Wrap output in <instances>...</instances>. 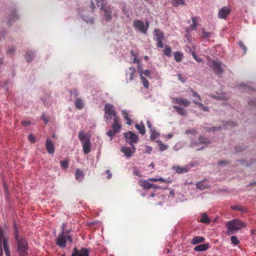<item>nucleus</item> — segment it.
I'll return each instance as SVG.
<instances>
[{
  "label": "nucleus",
  "mask_w": 256,
  "mask_h": 256,
  "mask_svg": "<svg viewBox=\"0 0 256 256\" xmlns=\"http://www.w3.org/2000/svg\"><path fill=\"white\" fill-rule=\"evenodd\" d=\"M14 51H15V48L14 47L12 46L11 48H10L7 50V53L12 54L14 53Z\"/></svg>",
  "instance_id": "nucleus-53"
},
{
  "label": "nucleus",
  "mask_w": 256,
  "mask_h": 256,
  "mask_svg": "<svg viewBox=\"0 0 256 256\" xmlns=\"http://www.w3.org/2000/svg\"><path fill=\"white\" fill-rule=\"evenodd\" d=\"M84 173L83 170L80 169H76V179L80 182H82L84 176Z\"/></svg>",
  "instance_id": "nucleus-22"
},
{
  "label": "nucleus",
  "mask_w": 256,
  "mask_h": 256,
  "mask_svg": "<svg viewBox=\"0 0 256 256\" xmlns=\"http://www.w3.org/2000/svg\"><path fill=\"white\" fill-rule=\"evenodd\" d=\"M209 247L208 244H201L194 248L196 252H202L206 250Z\"/></svg>",
  "instance_id": "nucleus-23"
},
{
  "label": "nucleus",
  "mask_w": 256,
  "mask_h": 256,
  "mask_svg": "<svg viewBox=\"0 0 256 256\" xmlns=\"http://www.w3.org/2000/svg\"><path fill=\"white\" fill-rule=\"evenodd\" d=\"M194 102L197 104L199 108H200L203 111L208 112V108L204 106L202 103L196 102V100H194Z\"/></svg>",
  "instance_id": "nucleus-38"
},
{
  "label": "nucleus",
  "mask_w": 256,
  "mask_h": 256,
  "mask_svg": "<svg viewBox=\"0 0 256 256\" xmlns=\"http://www.w3.org/2000/svg\"><path fill=\"white\" fill-rule=\"evenodd\" d=\"M60 165L62 168H64V160L60 161Z\"/></svg>",
  "instance_id": "nucleus-63"
},
{
  "label": "nucleus",
  "mask_w": 256,
  "mask_h": 256,
  "mask_svg": "<svg viewBox=\"0 0 256 256\" xmlns=\"http://www.w3.org/2000/svg\"><path fill=\"white\" fill-rule=\"evenodd\" d=\"M202 34H203V36L204 38H208L210 36L211 33L210 32H206L204 30H203L202 31Z\"/></svg>",
  "instance_id": "nucleus-50"
},
{
  "label": "nucleus",
  "mask_w": 256,
  "mask_h": 256,
  "mask_svg": "<svg viewBox=\"0 0 256 256\" xmlns=\"http://www.w3.org/2000/svg\"><path fill=\"white\" fill-rule=\"evenodd\" d=\"M231 208L233 210H238L239 211H243L244 208L240 206H231Z\"/></svg>",
  "instance_id": "nucleus-44"
},
{
  "label": "nucleus",
  "mask_w": 256,
  "mask_h": 256,
  "mask_svg": "<svg viewBox=\"0 0 256 256\" xmlns=\"http://www.w3.org/2000/svg\"><path fill=\"white\" fill-rule=\"evenodd\" d=\"M100 10L104 12V18L106 20L110 21L112 18V8L110 6H106L104 4H100Z\"/></svg>",
  "instance_id": "nucleus-9"
},
{
  "label": "nucleus",
  "mask_w": 256,
  "mask_h": 256,
  "mask_svg": "<svg viewBox=\"0 0 256 256\" xmlns=\"http://www.w3.org/2000/svg\"><path fill=\"white\" fill-rule=\"evenodd\" d=\"M106 173L108 174V176H107V178L108 179H110L112 178V174L110 173V170H106Z\"/></svg>",
  "instance_id": "nucleus-58"
},
{
  "label": "nucleus",
  "mask_w": 256,
  "mask_h": 256,
  "mask_svg": "<svg viewBox=\"0 0 256 256\" xmlns=\"http://www.w3.org/2000/svg\"><path fill=\"white\" fill-rule=\"evenodd\" d=\"M211 62L212 64L211 66L212 68L215 72L218 75L222 74L224 72V70L222 68L221 62L218 60H212Z\"/></svg>",
  "instance_id": "nucleus-10"
},
{
  "label": "nucleus",
  "mask_w": 256,
  "mask_h": 256,
  "mask_svg": "<svg viewBox=\"0 0 256 256\" xmlns=\"http://www.w3.org/2000/svg\"><path fill=\"white\" fill-rule=\"evenodd\" d=\"M192 24H191L189 28H186V31L188 32H190L193 30H194L198 26V18L192 17Z\"/></svg>",
  "instance_id": "nucleus-21"
},
{
  "label": "nucleus",
  "mask_w": 256,
  "mask_h": 256,
  "mask_svg": "<svg viewBox=\"0 0 256 256\" xmlns=\"http://www.w3.org/2000/svg\"><path fill=\"white\" fill-rule=\"evenodd\" d=\"M56 244L61 248H64V229L62 226L60 235L56 239Z\"/></svg>",
  "instance_id": "nucleus-17"
},
{
  "label": "nucleus",
  "mask_w": 256,
  "mask_h": 256,
  "mask_svg": "<svg viewBox=\"0 0 256 256\" xmlns=\"http://www.w3.org/2000/svg\"><path fill=\"white\" fill-rule=\"evenodd\" d=\"M200 222L204 224H210L211 220L206 214L204 212L202 214V218L200 220Z\"/></svg>",
  "instance_id": "nucleus-28"
},
{
  "label": "nucleus",
  "mask_w": 256,
  "mask_h": 256,
  "mask_svg": "<svg viewBox=\"0 0 256 256\" xmlns=\"http://www.w3.org/2000/svg\"><path fill=\"white\" fill-rule=\"evenodd\" d=\"M154 32L156 36L155 40L156 42L157 47L160 48H163V40L164 38L163 32L160 30L156 28L154 30Z\"/></svg>",
  "instance_id": "nucleus-8"
},
{
  "label": "nucleus",
  "mask_w": 256,
  "mask_h": 256,
  "mask_svg": "<svg viewBox=\"0 0 256 256\" xmlns=\"http://www.w3.org/2000/svg\"><path fill=\"white\" fill-rule=\"evenodd\" d=\"M130 54L134 58L132 62L136 63L137 64H139L140 62V60L138 58V56L135 54L134 50H131L130 52Z\"/></svg>",
  "instance_id": "nucleus-35"
},
{
  "label": "nucleus",
  "mask_w": 256,
  "mask_h": 256,
  "mask_svg": "<svg viewBox=\"0 0 256 256\" xmlns=\"http://www.w3.org/2000/svg\"><path fill=\"white\" fill-rule=\"evenodd\" d=\"M133 25L134 28L140 30L142 34H146L149 27V24L147 21L146 24L142 20H136L134 21Z\"/></svg>",
  "instance_id": "nucleus-6"
},
{
  "label": "nucleus",
  "mask_w": 256,
  "mask_h": 256,
  "mask_svg": "<svg viewBox=\"0 0 256 256\" xmlns=\"http://www.w3.org/2000/svg\"><path fill=\"white\" fill-rule=\"evenodd\" d=\"M112 130L116 132H118L121 128V126L120 124V118H116L114 120V122L112 124Z\"/></svg>",
  "instance_id": "nucleus-20"
},
{
  "label": "nucleus",
  "mask_w": 256,
  "mask_h": 256,
  "mask_svg": "<svg viewBox=\"0 0 256 256\" xmlns=\"http://www.w3.org/2000/svg\"><path fill=\"white\" fill-rule=\"evenodd\" d=\"M183 57V54L179 52H174V60L177 62H179L182 60Z\"/></svg>",
  "instance_id": "nucleus-33"
},
{
  "label": "nucleus",
  "mask_w": 256,
  "mask_h": 256,
  "mask_svg": "<svg viewBox=\"0 0 256 256\" xmlns=\"http://www.w3.org/2000/svg\"><path fill=\"white\" fill-rule=\"evenodd\" d=\"M204 238L202 236H194L191 240V244L192 245H196L199 243L202 242Z\"/></svg>",
  "instance_id": "nucleus-26"
},
{
  "label": "nucleus",
  "mask_w": 256,
  "mask_h": 256,
  "mask_svg": "<svg viewBox=\"0 0 256 256\" xmlns=\"http://www.w3.org/2000/svg\"><path fill=\"white\" fill-rule=\"evenodd\" d=\"M42 118L45 124H47L49 121L48 118L44 114H42Z\"/></svg>",
  "instance_id": "nucleus-49"
},
{
  "label": "nucleus",
  "mask_w": 256,
  "mask_h": 256,
  "mask_svg": "<svg viewBox=\"0 0 256 256\" xmlns=\"http://www.w3.org/2000/svg\"><path fill=\"white\" fill-rule=\"evenodd\" d=\"M104 118L108 122L109 120H115L116 118H119L116 114L114 106L110 104H106L104 106Z\"/></svg>",
  "instance_id": "nucleus-4"
},
{
  "label": "nucleus",
  "mask_w": 256,
  "mask_h": 256,
  "mask_svg": "<svg viewBox=\"0 0 256 256\" xmlns=\"http://www.w3.org/2000/svg\"><path fill=\"white\" fill-rule=\"evenodd\" d=\"M163 53L164 55H166L168 56H170L171 53H172L171 48L168 46H166L165 48L163 50Z\"/></svg>",
  "instance_id": "nucleus-37"
},
{
  "label": "nucleus",
  "mask_w": 256,
  "mask_h": 256,
  "mask_svg": "<svg viewBox=\"0 0 256 256\" xmlns=\"http://www.w3.org/2000/svg\"><path fill=\"white\" fill-rule=\"evenodd\" d=\"M146 125L148 128L150 129V131L152 130H154V128L152 127L150 122L149 120H148L146 122Z\"/></svg>",
  "instance_id": "nucleus-55"
},
{
  "label": "nucleus",
  "mask_w": 256,
  "mask_h": 256,
  "mask_svg": "<svg viewBox=\"0 0 256 256\" xmlns=\"http://www.w3.org/2000/svg\"><path fill=\"white\" fill-rule=\"evenodd\" d=\"M126 140L130 144V146H134V143H136L138 140V135L130 131L124 134Z\"/></svg>",
  "instance_id": "nucleus-7"
},
{
  "label": "nucleus",
  "mask_w": 256,
  "mask_h": 256,
  "mask_svg": "<svg viewBox=\"0 0 256 256\" xmlns=\"http://www.w3.org/2000/svg\"><path fill=\"white\" fill-rule=\"evenodd\" d=\"M135 126L140 134H145L146 130L144 125L142 122L140 124H136Z\"/></svg>",
  "instance_id": "nucleus-25"
},
{
  "label": "nucleus",
  "mask_w": 256,
  "mask_h": 256,
  "mask_svg": "<svg viewBox=\"0 0 256 256\" xmlns=\"http://www.w3.org/2000/svg\"><path fill=\"white\" fill-rule=\"evenodd\" d=\"M134 174L136 176H138L139 177H141V174L140 172L139 171H138L137 170H135L134 172H133Z\"/></svg>",
  "instance_id": "nucleus-56"
},
{
  "label": "nucleus",
  "mask_w": 256,
  "mask_h": 256,
  "mask_svg": "<svg viewBox=\"0 0 256 256\" xmlns=\"http://www.w3.org/2000/svg\"><path fill=\"white\" fill-rule=\"evenodd\" d=\"M150 138L152 140H154L156 138H158L160 136L159 133L157 132L155 129L152 130L150 131Z\"/></svg>",
  "instance_id": "nucleus-34"
},
{
  "label": "nucleus",
  "mask_w": 256,
  "mask_h": 256,
  "mask_svg": "<svg viewBox=\"0 0 256 256\" xmlns=\"http://www.w3.org/2000/svg\"><path fill=\"white\" fill-rule=\"evenodd\" d=\"M8 236H6L4 229L0 226V256H3L4 250L6 256H10Z\"/></svg>",
  "instance_id": "nucleus-1"
},
{
  "label": "nucleus",
  "mask_w": 256,
  "mask_h": 256,
  "mask_svg": "<svg viewBox=\"0 0 256 256\" xmlns=\"http://www.w3.org/2000/svg\"><path fill=\"white\" fill-rule=\"evenodd\" d=\"M131 147L122 146L121 151L124 154L127 158H130L136 152V148L134 146H131Z\"/></svg>",
  "instance_id": "nucleus-11"
},
{
  "label": "nucleus",
  "mask_w": 256,
  "mask_h": 256,
  "mask_svg": "<svg viewBox=\"0 0 256 256\" xmlns=\"http://www.w3.org/2000/svg\"><path fill=\"white\" fill-rule=\"evenodd\" d=\"M138 64V72L139 74H140V70H142V68L141 64H140V62L139 63V64Z\"/></svg>",
  "instance_id": "nucleus-59"
},
{
  "label": "nucleus",
  "mask_w": 256,
  "mask_h": 256,
  "mask_svg": "<svg viewBox=\"0 0 256 256\" xmlns=\"http://www.w3.org/2000/svg\"><path fill=\"white\" fill-rule=\"evenodd\" d=\"M150 72L148 70H140V76H142V74H144L146 76H150Z\"/></svg>",
  "instance_id": "nucleus-42"
},
{
  "label": "nucleus",
  "mask_w": 256,
  "mask_h": 256,
  "mask_svg": "<svg viewBox=\"0 0 256 256\" xmlns=\"http://www.w3.org/2000/svg\"><path fill=\"white\" fill-rule=\"evenodd\" d=\"M173 108L176 111V112L178 114L182 116H185L186 114V110L182 108L176 106H174Z\"/></svg>",
  "instance_id": "nucleus-30"
},
{
  "label": "nucleus",
  "mask_w": 256,
  "mask_h": 256,
  "mask_svg": "<svg viewBox=\"0 0 256 256\" xmlns=\"http://www.w3.org/2000/svg\"><path fill=\"white\" fill-rule=\"evenodd\" d=\"M75 105L78 109L80 110L84 107V103L80 98H77L75 102Z\"/></svg>",
  "instance_id": "nucleus-36"
},
{
  "label": "nucleus",
  "mask_w": 256,
  "mask_h": 256,
  "mask_svg": "<svg viewBox=\"0 0 256 256\" xmlns=\"http://www.w3.org/2000/svg\"><path fill=\"white\" fill-rule=\"evenodd\" d=\"M116 132H115V131L114 130H110L107 132L106 134L108 136L110 137H112L116 134Z\"/></svg>",
  "instance_id": "nucleus-45"
},
{
  "label": "nucleus",
  "mask_w": 256,
  "mask_h": 256,
  "mask_svg": "<svg viewBox=\"0 0 256 256\" xmlns=\"http://www.w3.org/2000/svg\"><path fill=\"white\" fill-rule=\"evenodd\" d=\"M199 142L192 141L190 142V146L191 147H194L196 146H198L200 144H205L206 145L210 144V142L206 138H204L203 136H200L199 138Z\"/></svg>",
  "instance_id": "nucleus-16"
},
{
  "label": "nucleus",
  "mask_w": 256,
  "mask_h": 256,
  "mask_svg": "<svg viewBox=\"0 0 256 256\" xmlns=\"http://www.w3.org/2000/svg\"><path fill=\"white\" fill-rule=\"evenodd\" d=\"M148 180L150 182H158V178H150L148 179Z\"/></svg>",
  "instance_id": "nucleus-60"
},
{
  "label": "nucleus",
  "mask_w": 256,
  "mask_h": 256,
  "mask_svg": "<svg viewBox=\"0 0 256 256\" xmlns=\"http://www.w3.org/2000/svg\"><path fill=\"white\" fill-rule=\"evenodd\" d=\"M72 240L71 236L70 234H65V244L68 242L69 243L72 242Z\"/></svg>",
  "instance_id": "nucleus-43"
},
{
  "label": "nucleus",
  "mask_w": 256,
  "mask_h": 256,
  "mask_svg": "<svg viewBox=\"0 0 256 256\" xmlns=\"http://www.w3.org/2000/svg\"><path fill=\"white\" fill-rule=\"evenodd\" d=\"M71 256H89V250L86 248H82L79 250L74 248Z\"/></svg>",
  "instance_id": "nucleus-13"
},
{
  "label": "nucleus",
  "mask_w": 256,
  "mask_h": 256,
  "mask_svg": "<svg viewBox=\"0 0 256 256\" xmlns=\"http://www.w3.org/2000/svg\"><path fill=\"white\" fill-rule=\"evenodd\" d=\"M30 121H26V120H24V121H22V126H26L28 125H30Z\"/></svg>",
  "instance_id": "nucleus-52"
},
{
  "label": "nucleus",
  "mask_w": 256,
  "mask_h": 256,
  "mask_svg": "<svg viewBox=\"0 0 256 256\" xmlns=\"http://www.w3.org/2000/svg\"><path fill=\"white\" fill-rule=\"evenodd\" d=\"M186 134H196V130H187L186 131Z\"/></svg>",
  "instance_id": "nucleus-51"
},
{
  "label": "nucleus",
  "mask_w": 256,
  "mask_h": 256,
  "mask_svg": "<svg viewBox=\"0 0 256 256\" xmlns=\"http://www.w3.org/2000/svg\"><path fill=\"white\" fill-rule=\"evenodd\" d=\"M34 52H27L25 54L26 60L27 62H30L32 61L34 58Z\"/></svg>",
  "instance_id": "nucleus-29"
},
{
  "label": "nucleus",
  "mask_w": 256,
  "mask_h": 256,
  "mask_svg": "<svg viewBox=\"0 0 256 256\" xmlns=\"http://www.w3.org/2000/svg\"><path fill=\"white\" fill-rule=\"evenodd\" d=\"M238 44H239V46H240L243 49L244 51V52L246 53V46H244V44H243L242 42H238Z\"/></svg>",
  "instance_id": "nucleus-48"
},
{
  "label": "nucleus",
  "mask_w": 256,
  "mask_h": 256,
  "mask_svg": "<svg viewBox=\"0 0 256 256\" xmlns=\"http://www.w3.org/2000/svg\"><path fill=\"white\" fill-rule=\"evenodd\" d=\"M190 92H192L193 96L195 98V100H194L198 102V100H200V97L198 93L194 92L192 88L190 89Z\"/></svg>",
  "instance_id": "nucleus-41"
},
{
  "label": "nucleus",
  "mask_w": 256,
  "mask_h": 256,
  "mask_svg": "<svg viewBox=\"0 0 256 256\" xmlns=\"http://www.w3.org/2000/svg\"><path fill=\"white\" fill-rule=\"evenodd\" d=\"M78 138L82 145L84 152L87 154L90 151V138L83 132L78 134Z\"/></svg>",
  "instance_id": "nucleus-5"
},
{
  "label": "nucleus",
  "mask_w": 256,
  "mask_h": 256,
  "mask_svg": "<svg viewBox=\"0 0 256 256\" xmlns=\"http://www.w3.org/2000/svg\"><path fill=\"white\" fill-rule=\"evenodd\" d=\"M144 59L146 61H148L149 60V57L148 56H144Z\"/></svg>",
  "instance_id": "nucleus-64"
},
{
  "label": "nucleus",
  "mask_w": 256,
  "mask_h": 256,
  "mask_svg": "<svg viewBox=\"0 0 256 256\" xmlns=\"http://www.w3.org/2000/svg\"><path fill=\"white\" fill-rule=\"evenodd\" d=\"M171 2L174 6L185 5V0H172Z\"/></svg>",
  "instance_id": "nucleus-32"
},
{
  "label": "nucleus",
  "mask_w": 256,
  "mask_h": 256,
  "mask_svg": "<svg viewBox=\"0 0 256 256\" xmlns=\"http://www.w3.org/2000/svg\"><path fill=\"white\" fill-rule=\"evenodd\" d=\"M128 70L129 72H126V75L127 77H129V80L131 81L134 78V74H136V70L134 68L130 67Z\"/></svg>",
  "instance_id": "nucleus-24"
},
{
  "label": "nucleus",
  "mask_w": 256,
  "mask_h": 256,
  "mask_svg": "<svg viewBox=\"0 0 256 256\" xmlns=\"http://www.w3.org/2000/svg\"><path fill=\"white\" fill-rule=\"evenodd\" d=\"M172 102L178 104L179 105L183 106L185 107L188 106L190 104V101L186 99L178 98H173Z\"/></svg>",
  "instance_id": "nucleus-14"
},
{
  "label": "nucleus",
  "mask_w": 256,
  "mask_h": 256,
  "mask_svg": "<svg viewBox=\"0 0 256 256\" xmlns=\"http://www.w3.org/2000/svg\"><path fill=\"white\" fill-rule=\"evenodd\" d=\"M178 78H179L180 80L181 81H182L183 82H184V80H183V78H182L181 74H178Z\"/></svg>",
  "instance_id": "nucleus-62"
},
{
  "label": "nucleus",
  "mask_w": 256,
  "mask_h": 256,
  "mask_svg": "<svg viewBox=\"0 0 256 256\" xmlns=\"http://www.w3.org/2000/svg\"><path fill=\"white\" fill-rule=\"evenodd\" d=\"M140 186L143 188L144 189H150L152 188L154 186V184H151L148 180H140L138 182Z\"/></svg>",
  "instance_id": "nucleus-19"
},
{
  "label": "nucleus",
  "mask_w": 256,
  "mask_h": 256,
  "mask_svg": "<svg viewBox=\"0 0 256 256\" xmlns=\"http://www.w3.org/2000/svg\"><path fill=\"white\" fill-rule=\"evenodd\" d=\"M231 242L232 244L235 246L238 245L240 243V241L238 240V238L234 236H232L231 237Z\"/></svg>",
  "instance_id": "nucleus-40"
},
{
  "label": "nucleus",
  "mask_w": 256,
  "mask_h": 256,
  "mask_svg": "<svg viewBox=\"0 0 256 256\" xmlns=\"http://www.w3.org/2000/svg\"><path fill=\"white\" fill-rule=\"evenodd\" d=\"M70 94L71 95L74 94V96H77V92L76 90H74L70 92Z\"/></svg>",
  "instance_id": "nucleus-61"
},
{
  "label": "nucleus",
  "mask_w": 256,
  "mask_h": 256,
  "mask_svg": "<svg viewBox=\"0 0 256 256\" xmlns=\"http://www.w3.org/2000/svg\"><path fill=\"white\" fill-rule=\"evenodd\" d=\"M172 170H174L178 174H184L188 172V168L186 166L181 167L179 166H174Z\"/></svg>",
  "instance_id": "nucleus-18"
},
{
  "label": "nucleus",
  "mask_w": 256,
  "mask_h": 256,
  "mask_svg": "<svg viewBox=\"0 0 256 256\" xmlns=\"http://www.w3.org/2000/svg\"><path fill=\"white\" fill-rule=\"evenodd\" d=\"M226 226L228 228V233L232 234L235 231L241 230L246 226V224L240 220L234 219L228 222Z\"/></svg>",
  "instance_id": "nucleus-3"
},
{
  "label": "nucleus",
  "mask_w": 256,
  "mask_h": 256,
  "mask_svg": "<svg viewBox=\"0 0 256 256\" xmlns=\"http://www.w3.org/2000/svg\"><path fill=\"white\" fill-rule=\"evenodd\" d=\"M28 140L34 143L36 142L35 137L32 134H29L28 136Z\"/></svg>",
  "instance_id": "nucleus-47"
},
{
  "label": "nucleus",
  "mask_w": 256,
  "mask_h": 256,
  "mask_svg": "<svg viewBox=\"0 0 256 256\" xmlns=\"http://www.w3.org/2000/svg\"><path fill=\"white\" fill-rule=\"evenodd\" d=\"M159 148V150L161 152L164 151L168 149V146L166 144H164L160 140H158L157 142Z\"/></svg>",
  "instance_id": "nucleus-31"
},
{
  "label": "nucleus",
  "mask_w": 256,
  "mask_h": 256,
  "mask_svg": "<svg viewBox=\"0 0 256 256\" xmlns=\"http://www.w3.org/2000/svg\"><path fill=\"white\" fill-rule=\"evenodd\" d=\"M158 182H166L167 184H170V183L172 182L171 180H166L162 177L158 178Z\"/></svg>",
  "instance_id": "nucleus-46"
},
{
  "label": "nucleus",
  "mask_w": 256,
  "mask_h": 256,
  "mask_svg": "<svg viewBox=\"0 0 256 256\" xmlns=\"http://www.w3.org/2000/svg\"><path fill=\"white\" fill-rule=\"evenodd\" d=\"M230 12L231 9L230 6H224L220 10L218 13V18L222 19H226Z\"/></svg>",
  "instance_id": "nucleus-12"
},
{
  "label": "nucleus",
  "mask_w": 256,
  "mask_h": 256,
  "mask_svg": "<svg viewBox=\"0 0 256 256\" xmlns=\"http://www.w3.org/2000/svg\"><path fill=\"white\" fill-rule=\"evenodd\" d=\"M15 238L18 244L17 250L19 256H27L28 254V244L25 238H18V234L16 232Z\"/></svg>",
  "instance_id": "nucleus-2"
},
{
  "label": "nucleus",
  "mask_w": 256,
  "mask_h": 256,
  "mask_svg": "<svg viewBox=\"0 0 256 256\" xmlns=\"http://www.w3.org/2000/svg\"><path fill=\"white\" fill-rule=\"evenodd\" d=\"M192 54V56H193L194 58L195 59V60H196L197 62H202V59L198 58V56L196 55V54H195L194 52H193V53Z\"/></svg>",
  "instance_id": "nucleus-54"
},
{
  "label": "nucleus",
  "mask_w": 256,
  "mask_h": 256,
  "mask_svg": "<svg viewBox=\"0 0 256 256\" xmlns=\"http://www.w3.org/2000/svg\"><path fill=\"white\" fill-rule=\"evenodd\" d=\"M96 0V4L98 6H100V4H104V0Z\"/></svg>",
  "instance_id": "nucleus-57"
},
{
  "label": "nucleus",
  "mask_w": 256,
  "mask_h": 256,
  "mask_svg": "<svg viewBox=\"0 0 256 256\" xmlns=\"http://www.w3.org/2000/svg\"><path fill=\"white\" fill-rule=\"evenodd\" d=\"M46 148L49 154L54 153L55 148L52 141L50 138H47L46 140Z\"/></svg>",
  "instance_id": "nucleus-15"
},
{
  "label": "nucleus",
  "mask_w": 256,
  "mask_h": 256,
  "mask_svg": "<svg viewBox=\"0 0 256 256\" xmlns=\"http://www.w3.org/2000/svg\"><path fill=\"white\" fill-rule=\"evenodd\" d=\"M122 115L124 118L126 120V124L130 126L132 124V121L130 119V116L126 110H122Z\"/></svg>",
  "instance_id": "nucleus-27"
},
{
  "label": "nucleus",
  "mask_w": 256,
  "mask_h": 256,
  "mask_svg": "<svg viewBox=\"0 0 256 256\" xmlns=\"http://www.w3.org/2000/svg\"><path fill=\"white\" fill-rule=\"evenodd\" d=\"M140 79L142 80L144 86L145 88H148L149 86V82L148 80L143 76H141Z\"/></svg>",
  "instance_id": "nucleus-39"
}]
</instances>
